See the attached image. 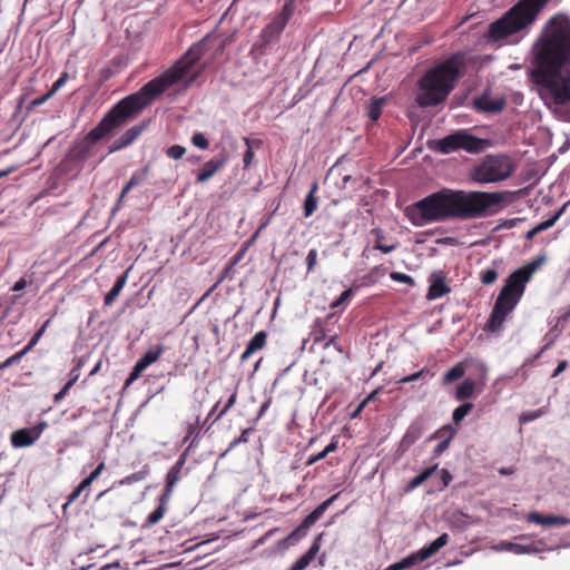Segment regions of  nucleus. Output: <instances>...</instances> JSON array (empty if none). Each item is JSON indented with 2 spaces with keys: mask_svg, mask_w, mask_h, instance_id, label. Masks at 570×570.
<instances>
[{
  "mask_svg": "<svg viewBox=\"0 0 570 570\" xmlns=\"http://www.w3.org/2000/svg\"><path fill=\"white\" fill-rule=\"evenodd\" d=\"M164 353V347L161 345H157L155 348H150L147 351L135 364L129 377L126 381V384H130L136 381L141 373L153 363H155Z\"/></svg>",
  "mask_w": 570,
  "mask_h": 570,
  "instance_id": "ddd939ff",
  "label": "nucleus"
},
{
  "mask_svg": "<svg viewBox=\"0 0 570 570\" xmlns=\"http://www.w3.org/2000/svg\"><path fill=\"white\" fill-rule=\"evenodd\" d=\"M515 170L513 159L504 154L487 155L478 165H475L470 178L476 184H494L507 180Z\"/></svg>",
  "mask_w": 570,
  "mask_h": 570,
  "instance_id": "0eeeda50",
  "label": "nucleus"
},
{
  "mask_svg": "<svg viewBox=\"0 0 570 570\" xmlns=\"http://www.w3.org/2000/svg\"><path fill=\"white\" fill-rule=\"evenodd\" d=\"M49 323H50V320L46 321L45 324L35 333V335L31 337L29 343L26 345V347H24L26 351L30 352L35 347V345L38 343L40 337L43 335Z\"/></svg>",
  "mask_w": 570,
  "mask_h": 570,
  "instance_id": "ea45409f",
  "label": "nucleus"
},
{
  "mask_svg": "<svg viewBox=\"0 0 570 570\" xmlns=\"http://www.w3.org/2000/svg\"><path fill=\"white\" fill-rule=\"evenodd\" d=\"M390 277L393 281L399 282V283H403V284H407V285H414V279L412 278V276H410L407 274H404V273L392 272L390 274Z\"/></svg>",
  "mask_w": 570,
  "mask_h": 570,
  "instance_id": "a18cd8bd",
  "label": "nucleus"
},
{
  "mask_svg": "<svg viewBox=\"0 0 570 570\" xmlns=\"http://www.w3.org/2000/svg\"><path fill=\"white\" fill-rule=\"evenodd\" d=\"M542 413H543V411L541 409L535 410V411L523 412L520 415V422L521 423L532 422V421L537 420L538 417H540L542 415Z\"/></svg>",
  "mask_w": 570,
  "mask_h": 570,
  "instance_id": "de8ad7c7",
  "label": "nucleus"
},
{
  "mask_svg": "<svg viewBox=\"0 0 570 570\" xmlns=\"http://www.w3.org/2000/svg\"><path fill=\"white\" fill-rule=\"evenodd\" d=\"M295 0H285L281 11L276 12L271 21L262 29L254 48L258 50L266 49L269 45L279 40L288 21L295 12Z\"/></svg>",
  "mask_w": 570,
  "mask_h": 570,
  "instance_id": "1a4fd4ad",
  "label": "nucleus"
},
{
  "mask_svg": "<svg viewBox=\"0 0 570 570\" xmlns=\"http://www.w3.org/2000/svg\"><path fill=\"white\" fill-rule=\"evenodd\" d=\"M191 144L199 149H207L209 147L208 139L203 132H195L191 137Z\"/></svg>",
  "mask_w": 570,
  "mask_h": 570,
  "instance_id": "37998d69",
  "label": "nucleus"
},
{
  "mask_svg": "<svg viewBox=\"0 0 570 570\" xmlns=\"http://www.w3.org/2000/svg\"><path fill=\"white\" fill-rule=\"evenodd\" d=\"M473 404L465 402L461 405H459L452 413V420L454 424L459 425L464 417L472 411Z\"/></svg>",
  "mask_w": 570,
  "mask_h": 570,
  "instance_id": "473e14b6",
  "label": "nucleus"
},
{
  "mask_svg": "<svg viewBox=\"0 0 570 570\" xmlns=\"http://www.w3.org/2000/svg\"><path fill=\"white\" fill-rule=\"evenodd\" d=\"M320 551V544L315 541L311 548L299 557L289 570H305Z\"/></svg>",
  "mask_w": 570,
  "mask_h": 570,
  "instance_id": "5701e85b",
  "label": "nucleus"
},
{
  "mask_svg": "<svg viewBox=\"0 0 570 570\" xmlns=\"http://www.w3.org/2000/svg\"><path fill=\"white\" fill-rule=\"evenodd\" d=\"M144 128H145L144 125H137V126L129 128L120 137V139L118 141H114L112 147H109V154L130 145L135 139L138 138V136L142 132Z\"/></svg>",
  "mask_w": 570,
  "mask_h": 570,
  "instance_id": "4be33fe9",
  "label": "nucleus"
},
{
  "mask_svg": "<svg viewBox=\"0 0 570 570\" xmlns=\"http://www.w3.org/2000/svg\"><path fill=\"white\" fill-rule=\"evenodd\" d=\"M272 403V399H267L259 407V411L257 413V417L255 419V422L263 417V415L266 413V411L269 409Z\"/></svg>",
  "mask_w": 570,
  "mask_h": 570,
  "instance_id": "052dcab7",
  "label": "nucleus"
},
{
  "mask_svg": "<svg viewBox=\"0 0 570 570\" xmlns=\"http://www.w3.org/2000/svg\"><path fill=\"white\" fill-rule=\"evenodd\" d=\"M421 484L419 483V480L416 478H413L405 487L404 491L406 493L409 492H412L413 490H415L417 487H420Z\"/></svg>",
  "mask_w": 570,
  "mask_h": 570,
  "instance_id": "69168bd1",
  "label": "nucleus"
},
{
  "mask_svg": "<svg viewBox=\"0 0 570 570\" xmlns=\"http://www.w3.org/2000/svg\"><path fill=\"white\" fill-rule=\"evenodd\" d=\"M227 155H222L218 159H210L206 161L199 173L197 174L196 181L205 183L210 179L218 170H220L227 163Z\"/></svg>",
  "mask_w": 570,
  "mask_h": 570,
  "instance_id": "f3484780",
  "label": "nucleus"
},
{
  "mask_svg": "<svg viewBox=\"0 0 570 570\" xmlns=\"http://www.w3.org/2000/svg\"><path fill=\"white\" fill-rule=\"evenodd\" d=\"M127 282V275L124 273L120 275L116 283L114 284L112 288L109 291V304L114 301V298L120 293L122 287L125 286Z\"/></svg>",
  "mask_w": 570,
  "mask_h": 570,
  "instance_id": "4c0bfd02",
  "label": "nucleus"
},
{
  "mask_svg": "<svg viewBox=\"0 0 570 570\" xmlns=\"http://www.w3.org/2000/svg\"><path fill=\"white\" fill-rule=\"evenodd\" d=\"M78 379V375H76L75 377L70 379L66 384L65 386L60 390V392H58L53 400L56 403L60 402L66 395L67 393L69 392V390L71 389V386L73 385V383L76 382V380Z\"/></svg>",
  "mask_w": 570,
  "mask_h": 570,
  "instance_id": "09e8293b",
  "label": "nucleus"
},
{
  "mask_svg": "<svg viewBox=\"0 0 570 570\" xmlns=\"http://www.w3.org/2000/svg\"><path fill=\"white\" fill-rule=\"evenodd\" d=\"M186 153V148L180 145H173L166 150V155L171 159H180Z\"/></svg>",
  "mask_w": 570,
  "mask_h": 570,
  "instance_id": "79ce46f5",
  "label": "nucleus"
},
{
  "mask_svg": "<svg viewBox=\"0 0 570 570\" xmlns=\"http://www.w3.org/2000/svg\"><path fill=\"white\" fill-rule=\"evenodd\" d=\"M254 432V428H247L245 430L242 431L240 435L236 439H234L228 448L226 449V451L222 454V456H225L229 451H232L233 449H235L238 444L240 443H247L248 440H249V435Z\"/></svg>",
  "mask_w": 570,
  "mask_h": 570,
  "instance_id": "f704fd0d",
  "label": "nucleus"
},
{
  "mask_svg": "<svg viewBox=\"0 0 570 570\" xmlns=\"http://www.w3.org/2000/svg\"><path fill=\"white\" fill-rule=\"evenodd\" d=\"M489 145L487 139L479 138L465 129H459L441 139L429 142V148L442 155H449L460 150L469 154H479Z\"/></svg>",
  "mask_w": 570,
  "mask_h": 570,
  "instance_id": "6e6552de",
  "label": "nucleus"
},
{
  "mask_svg": "<svg viewBox=\"0 0 570 570\" xmlns=\"http://www.w3.org/2000/svg\"><path fill=\"white\" fill-rule=\"evenodd\" d=\"M426 429L424 417L415 419L407 428L405 434L402 438L401 444L404 446H411L414 444L423 434Z\"/></svg>",
  "mask_w": 570,
  "mask_h": 570,
  "instance_id": "a211bd4d",
  "label": "nucleus"
},
{
  "mask_svg": "<svg viewBox=\"0 0 570 570\" xmlns=\"http://www.w3.org/2000/svg\"><path fill=\"white\" fill-rule=\"evenodd\" d=\"M338 495L340 493L333 494L331 498L322 502L316 509H314L308 515H306L302 523L289 533L288 540H298L304 537L306 530L314 525L323 517L324 512L338 498Z\"/></svg>",
  "mask_w": 570,
  "mask_h": 570,
  "instance_id": "9d476101",
  "label": "nucleus"
},
{
  "mask_svg": "<svg viewBox=\"0 0 570 570\" xmlns=\"http://www.w3.org/2000/svg\"><path fill=\"white\" fill-rule=\"evenodd\" d=\"M451 292L450 286L446 284V277L442 272H434L430 277V286L428 289L426 298L434 301L441 298Z\"/></svg>",
  "mask_w": 570,
  "mask_h": 570,
  "instance_id": "4468645a",
  "label": "nucleus"
},
{
  "mask_svg": "<svg viewBox=\"0 0 570 570\" xmlns=\"http://www.w3.org/2000/svg\"><path fill=\"white\" fill-rule=\"evenodd\" d=\"M200 429H202L200 416L197 415L196 419H195V422L194 423H189L188 426H187V432H186V435L184 438V443H186L189 440H191L190 444H189V448L193 446L195 444L196 439H198V436L200 435Z\"/></svg>",
  "mask_w": 570,
  "mask_h": 570,
  "instance_id": "7c9ffc66",
  "label": "nucleus"
},
{
  "mask_svg": "<svg viewBox=\"0 0 570 570\" xmlns=\"http://www.w3.org/2000/svg\"><path fill=\"white\" fill-rule=\"evenodd\" d=\"M498 278V272L495 268H488L481 273V282L484 285L493 284Z\"/></svg>",
  "mask_w": 570,
  "mask_h": 570,
  "instance_id": "c03bdc74",
  "label": "nucleus"
},
{
  "mask_svg": "<svg viewBox=\"0 0 570 570\" xmlns=\"http://www.w3.org/2000/svg\"><path fill=\"white\" fill-rule=\"evenodd\" d=\"M237 401V391L234 390L233 393L230 394L229 399L227 400L226 404L224 405V407L217 413L214 422L220 420L223 416H225V414L235 405Z\"/></svg>",
  "mask_w": 570,
  "mask_h": 570,
  "instance_id": "58836bf2",
  "label": "nucleus"
},
{
  "mask_svg": "<svg viewBox=\"0 0 570 570\" xmlns=\"http://www.w3.org/2000/svg\"><path fill=\"white\" fill-rule=\"evenodd\" d=\"M183 465H184V459H179L168 471V473L166 475V487L161 493L163 495H165V500L170 499V497L173 494V490H174L176 483L180 479V472H181Z\"/></svg>",
  "mask_w": 570,
  "mask_h": 570,
  "instance_id": "6ab92c4d",
  "label": "nucleus"
},
{
  "mask_svg": "<svg viewBox=\"0 0 570 570\" xmlns=\"http://www.w3.org/2000/svg\"><path fill=\"white\" fill-rule=\"evenodd\" d=\"M224 41L216 36H206L194 43L180 59L160 76L148 81L138 91L121 99L109 110V132L137 117L170 87L180 82H184L185 87H189L200 73V69L195 70L197 62L210 50H214L210 58L215 59L224 52Z\"/></svg>",
  "mask_w": 570,
  "mask_h": 570,
  "instance_id": "f03ea898",
  "label": "nucleus"
},
{
  "mask_svg": "<svg viewBox=\"0 0 570 570\" xmlns=\"http://www.w3.org/2000/svg\"><path fill=\"white\" fill-rule=\"evenodd\" d=\"M528 521L542 525H553L554 515H543L538 512H532L528 515Z\"/></svg>",
  "mask_w": 570,
  "mask_h": 570,
  "instance_id": "e433bc0d",
  "label": "nucleus"
},
{
  "mask_svg": "<svg viewBox=\"0 0 570 570\" xmlns=\"http://www.w3.org/2000/svg\"><path fill=\"white\" fill-rule=\"evenodd\" d=\"M386 104L385 97H373L366 105V115L372 121H377Z\"/></svg>",
  "mask_w": 570,
  "mask_h": 570,
  "instance_id": "b1692460",
  "label": "nucleus"
},
{
  "mask_svg": "<svg viewBox=\"0 0 570 570\" xmlns=\"http://www.w3.org/2000/svg\"><path fill=\"white\" fill-rule=\"evenodd\" d=\"M465 374V368L462 363L455 364L449 371H446L442 377L443 384H450L456 380H460Z\"/></svg>",
  "mask_w": 570,
  "mask_h": 570,
  "instance_id": "c756f323",
  "label": "nucleus"
},
{
  "mask_svg": "<svg viewBox=\"0 0 570 570\" xmlns=\"http://www.w3.org/2000/svg\"><path fill=\"white\" fill-rule=\"evenodd\" d=\"M104 469H105V464L102 462L100 464H98L97 468L90 473V475L87 476L85 480H82V482L78 485V488L70 494L67 504L75 501L80 495V493L86 488H88L96 478H98V475L102 472Z\"/></svg>",
  "mask_w": 570,
  "mask_h": 570,
  "instance_id": "a878e982",
  "label": "nucleus"
},
{
  "mask_svg": "<svg viewBox=\"0 0 570 570\" xmlns=\"http://www.w3.org/2000/svg\"><path fill=\"white\" fill-rule=\"evenodd\" d=\"M47 426L46 422L27 429H20L11 434V444L14 448H26L32 445L41 435Z\"/></svg>",
  "mask_w": 570,
  "mask_h": 570,
  "instance_id": "f8f14e48",
  "label": "nucleus"
},
{
  "mask_svg": "<svg viewBox=\"0 0 570 570\" xmlns=\"http://www.w3.org/2000/svg\"><path fill=\"white\" fill-rule=\"evenodd\" d=\"M436 469H438V464H434L433 466L423 470L415 478L419 480V483L422 484L436 471Z\"/></svg>",
  "mask_w": 570,
  "mask_h": 570,
  "instance_id": "6e6d98bb",
  "label": "nucleus"
},
{
  "mask_svg": "<svg viewBox=\"0 0 570 570\" xmlns=\"http://www.w3.org/2000/svg\"><path fill=\"white\" fill-rule=\"evenodd\" d=\"M333 318H334V314H328L324 318H316L314 321V324H313V327L311 331V337H312L314 344H318L331 336L330 335V333H331L330 325L332 324Z\"/></svg>",
  "mask_w": 570,
  "mask_h": 570,
  "instance_id": "dca6fc26",
  "label": "nucleus"
},
{
  "mask_svg": "<svg viewBox=\"0 0 570 570\" xmlns=\"http://www.w3.org/2000/svg\"><path fill=\"white\" fill-rule=\"evenodd\" d=\"M425 371H426V368L424 367V368H422V370H421V371H419V372H415V373H413V374H411V375H409V376H405V377L400 379V380L397 381V383H400V384H406V383H410V382L416 381V380H419V379L424 374V372H425Z\"/></svg>",
  "mask_w": 570,
  "mask_h": 570,
  "instance_id": "4d7b16f0",
  "label": "nucleus"
},
{
  "mask_svg": "<svg viewBox=\"0 0 570 570\" xmlns=\"http://www.w3.org/2000/svg\"><path fill=\"white\" fill-rule=\"evenodd\" d=\"M267 334L265 331L257 332L248 342L246 350L240 355V361H247L254 353L262 350L266 345Z\"/></svg>",
  "mask_w": 570,
  "mask_h": 570,
  "instance_id": "aec40b11",
  "label": "nucleus"
},
{
  "mask_svg": "<svg viewBox=\"0 0 570 570\" xmlns=\"http://www.w3.org/2000/svg\"><path fill=\"white\" fill-rule=\"evenodd\" d=\"M567 206H568V203L564 204L554 215H552L551 218H549V219L538 224L535 226V229L539 233H541L543 230H547V229L551 228L556 224V222L561 217V215L563 214V212H564Z\"/></svg>",
  "mask_w": 570,
  "mask_h": 570,
  "instance_id": "c9c22d12",
  "label": "nucleus"
},
{
  "mask_svg": "<svg viewBox=\"0 0 570 570\" xmlns=\"http://www.w3.org/2000/svg\"><path fill=\"white\" fill-rule=\"evenodd\" d=\"M451 441L442 440L440 441L436 446L434 448L433 454L434 456L441 455L450 445Z\"/></svg>",
  "mask_w": 570,
  "mask_h": 570,
  "instance_id": "13d9d810",
  "label": "nucleus"
},
{
  "mask_svg": "<svg viewBox=\"0 0 570 570\" xmlns=\"http://www.w3.org/2000/svg\"><path fill=\"white\" fill-rule=\"evenodd\" d=\"M456 430L451 425L446 424L440 428L438 431H435L431 436L430 440H448L452 441V439L455 436Z\"/></svg>",
  "mask_w": 570,
  "mask_h": 570,
  "instance_id": "2f4dec72",
  "label": "nucleus"
},
{
  "mask_svg": "<svg viewBox=\"0 0 570 570\" xmlns=\"http://www.w3.org/2000/svg\"><path fill=\"white\" fill-rule=\"evenodd\" d=\"M463 58L453 55L425 72L419 82L416 101L421 107H434L446 100L460 77Z\"/></svg>",
  "mask_w": 570,
  "mask_h": 570,
  "instance_id": "39448f33",
  "label": "nucleus"
},
{
  "mask_svg": "<svg viewBox=\"0 0 570 570\" xmlns=\"http://www.w3.org/2000/svg\"><path fill=\"white\" fill-rule=\"evenodd\" d=\"M567 367H568L567 361L559 362L558 366L556 367V370L552 373V377L559 376Z\"/></svg>",
  "mask_w": 570,
  "mask_h": 570,
  "instance_id": "0e129e2a",
  "label": "nucleus"
},
{
  "mask_svg": "<svg viewBox=\"0 0 570 570\" xmlns=\"http://www.w3.org/2000/svg\"><path fill=\"white\" fill-rule=\"evenodd\" d=\"M449 541L448 533H443L432 541L429 546L422 548L415 556L419 561H423L433 554H435L441 548H443Z\"/></svg>",
  "mask_w": 570,
  "mask_h": 570,
  "instance_id": "412c9836",
  "label": "nucleus"
},
{
  "mask_svg": "<svg viewBox=\"0 0 570 570\" xmlns=\"http://www.w3.org/2000/svg\"><path fill=\"white\" fill-rule=\"evenodd\" d=\"M326 456H327V455H326V453H325L324 451H321V452H318V453H316V454H313V455H311V456L307 459V461H306V465H307V466H311V465L315 464L316 462H318V461H321V460L325 459Z\"/></svg>",
  "mask_w": 570,
  "mask_h": 570,
  "instance_id": "bf43d9fd",
  "label": "nucleus"
},
{
  "mask_svg": "<svg viewBox=\"0 0 570 570\" xmlns=\"http://www.w3.org/2000/svg\"><path fill=\"white\" fill-rule=\"evenodd\" d=\"M316 263H317V249L313 248L308 252V254L306 256V266H307L308 273L314 271Z\"/></svg>",
  "mask_w": 570,
  "mask_h": 570,
  "instance_id": "8fccbe9b",
  "label": "nucleus"
},
{
  "mask_svg": "<svg viewBox=\"0 0 570 570\" xmlns=\"http://www.w3.org/2000/svg\"><path fill=\"white\" fill-rule=\"evenodd\" d=\"M542 258L512 272L504 282L485 323L484 331L497 333L501 331L507 317L513 312L521 301L527 283L531 279L535 269L540 266Z\"/></svg>",
  "mask_w": 570,
  "mask_h": 570,
  "instance_id": "20e7f679",
  "label": "nucleus"
},
{
  "mask_svg": "<svg viewBox=\"0 0 570 570\" xmlns=\"http://www.w3.org/2000/svg\"><path fill=\"white\" fill-rule=\"evenodd\" d=\"M371 234L375 236L374 239V249H377L384 254H389L393 252L396 248V243L387 244L386 243V236L384 232L381 228H373L371 230Z\"/></svg>",
  "mask_w": 570,
  "mask_h": 570,
  "instance_id": "393cba45",
  "label": "nucleus"
},
{
  "mask_svg": "<svg viewBox=\"0 0 570 570\" xmlns=\"http://www.w3.org/2000/svg\"><path fill=\"white\" fill-rule=\"evenodd\" d=\"M330 346H334V348L340 352V353H343L344 352V348L343 346L340 344L338 342V336L336 334L334 335H331L328 337V340L325 342L324 344V348H328Z\"/></svg>",
  "mask_w": 570,
  "mask_h": 570,
  "instance_id": "603ef678",
  "label": "nucleus"
},
{
  "mask_svg": "<svg viewBox=\"0 0 570 570\" xmlns=\"http://www.w3.org/2000/svg\"><path fill=\"white\" fill-rule=\"evenodd\" d=\"M68 73L65 72L61 77L52 85L51 89L48 91V96H53L67 81Z\"/></svg>",
  "mask_w": 570,
  "mask_h": 570,
  "instance_id": "864d4df0",
  "label": "nucleus"
},
{
  "mask_svg": "<svg viewBox=\"0 0 570 570\" xmlns=\"http://www.w3.org/2000/svg\"><path fill=\"white\" fill-rule=\"evenodd\" d=\"M417 562H420L417 560V557L415 554H412V556H409V557L402 559L399 562L390 564L384 570H405V569L412 568Z\"/></svg>",
  "mask_w": 570,
  "mask_h": 570,
  "instance_id": "72a5a7b5",
  "label": "nucleus"
},
{
  "mask_svg": "<svg viewBox=\"0 0 570 570\" xmlns=\"http://www.w3.org/2000/svg\"><path fill=\"white\" fill-rule=\"evenodd\" d=\"M146 475V472L145 471H140V472H137L130 476L127 478V481L128 482H131V481H138V480H142Z\"/></svg>",
  "mask_w": 570,
  "mask_h": 570,
  "instance_id": "338daca9",
  "label": "nucleus"
},
{
  "mask_svg": "<svg viewBox=\"0 0 570 570\" xmlns=\"http://www.w3.org/2000/svg\"><path fill=\"white\" fill-rule=\"evenodd\" d=\"M169 500L170 499L165 500V495L163 494L159 497L158 507L148 515V522L150 524H156L163 519L164 514L166 513Z\"/></svg>",
  "mask_w": 570,
  "mask_h": 570,
  "instance_id": "c85d7f7f",
  "label": "nucleus"
},
{
  "mask_svg": "<svg viewBox=\"0 0 570 570\" xmlns=\"http://www.w3.org/2000/svg\"><path fill=\"white\" fill-rule=\"evenodd\" d=\"M246 250H247V247H244L235 254V256L232 258L228 267L226 268L225 274H227L234 266H236L243 259Z\"/></svg>",
  "mask_w": 570,
  "mask_h": 570,
  "instance_id": "5fc2aeb1",
  "label": "nucleus"
},
{
  "mask_svg": "<svg viewBox=\"0 0 570 570\" xmlns=\"http://www.w3.org/2000/svg\"><path fill=\"white\" fill-rule=\"evenodd\" d=\"M317 189H318V184L316 181H314L311 186V189H309L305 200H304L303 209H304L305 217L312 216L315 213V210L317 209L318 199L315 196Z\"/></svg>",
  "mask_w": 570,
  "mask_h": 570,
  "instance_id": "bb28decb",
  "label": "nucleus"
},
{
  "mask_svg": "<svg viewBox=\"0 0 570 570\" xmlns=\"http://www.w3.org/2000/svg\"><path fill=\"white\" fill-rule=\"evenodd\" d=\"M441 478L444 488L448 487L452 481V475L446 469L441 470Z\"/></svg>",
  "mask_w": 570,
  "mask_h": 570,
  "instance_id": "e2e57ef3",
  "label": "nucleus"
},
{
  "mask_svg": "<svg viewBox=\"0 0 570 570\" xmlns=\"http://www.w3.org/2000/svg\"><path fill=\"white\" fill-rule=\"evenodd\" d=\"M27 353H29L28 351H26V348H23L22 351L16 353L14 355L8 357L4 362L0 363V371L18 363Z\"/></svg>",
  "mask_w": 570,
  "mask_h": 570,
  "instance_id": "a19ab883",
  "label": "nucleus"
},
{
  "mask_svg": "<svg viewBox=\"0 0 570 570\" xmlns=\"http://www.w3.org/2000/svg\"><path fill=\"white\" fill-rule=\"evenodd\" d=\"M473 107L476 111L483 114H497L505 107L503 98L492 99L489 95L483 94L473 99Z\"/></svg>",
  "mask_w": 570,
  "mask_h": 570,
  "instance_id": "2eb2a0df",
  "label": "nucleus"
},
{
  "mask_svg": "<svg viewBox=\"0 0 570 570\" xmlns=\"http://www.w3.org/2000/svg\"><path fill=\"white\" fill-rule=\"evenodd\" d=\"M508 191L442 188L409 205L404 214L417 227L452 219L487 218L508 205Z\"/></svg>",
  "mask_w": 570,
  "mask_h": 570,
  "instance_id": "f257e3e1",
  "label": "nucleus"
},
{
  "mask_svg": "<svg viewBox=\"0 0 570 570\" xmlns=\"http://www.w3.org/2000/svg\"><path fill=\"white\" fill-rule=\"evenodd\" d=\"M107 135V114H105L98 126L92 129L86 138L77 145V156L87 157L91 154L94 146L99 139Z\"/></svg>",
  "mask_w": 570,
  "mask_h": 570,
  "instance_id": "9b49d317",
  "label": "nucleus"
},
{
  "mask_svg": "<svg viewBox=\"0 0 570 570\" xmlns=\"http://www.w3.org/2000/svg\"><path fill=\"white\" fill-rule=\"evenodd\" d=\"M550 31L534 45L533 81L540 86L556 105L570 102V20L550 19Z\"/></svg>",
  "mask_w": 570,
  "mask_h": 570,
  "instance_id": "7ed1b4c3",
  "label": "nucleus"
},
{
  "mask_svg": "<svg viewBox=\"0 0 570 570\" xmlns=\"http://www.w3.org/2000/svg\"><path fill=\"white\" fill-rule=\"evenodd\" d=\"M352 296V289H345L334 302L331 303V308L335 309L340 307L346 299Z\"/></svg>",
  "mask_w": 570,
  "mask_h": 570,
  "instance_id": "3c124183",
  "label": "nucleus"
},
{
  "mask_svg": "<svg viewBox=\"0 0 570 570\" xmlns=\"http://www.w3.org/2000/svg\"><path fill=\"white\" fill-rule=\"evenodd\" d=\"M552 1L519 0L500 19L489 26V37L501 40L530 28Z\"/></svg>",
  "mask_w": 570,
  "mask_h": 570,
  "instance_id": "423d86ee",
  "label": "nucleus"
},
{
  "mask_svg": "<svg viewBox=\"0 0 570 570\" xmlns=\"http://www.w3.org/2000/svg\"><path fill=\"white\" fill-rule=\"evenodd\" d=\"M474 392L475 382L471 379H466L456 387L454 397L458 401H464L473 397Z\"/></svg>",
  "mask_w": 570,
  "mask_h": 570,
  "instance_id": "cd10ccee",
  "label": "nucleus"
},
{
  "mask_svg": "<svg viewBox=\"0 0 570 570\" xmlns=\"http://www.w3.org/2000/svg\"><path fill=\"white\" fill-rule=\"evenodd\" d=\"M245 144L247 146V149L244 154V157H243V163H244V167L247 168L250 166L253 159H254V151H253V147H252V141L250 139L248 138H245Z\"/></svg>",
  "mask_w": 570,
  "mask_h": 570,
  "instance_id": "49530a36",
  "label": "nucleus"
},
{
  "mask_svg": "<svg viewBox=\"0 0 570 570\" xmlns=\"http://www.w3.org/2000/svg\"><path fill=\"white\" fill-rule=\"evenodd\" d=\"M27 285V282L24 278H20L18 282H16V284L13 285L12 287V291L14 292H19L21 289H23Z\"/></svg>",
  "mask_w": 570,
  "mask_h": 570,
  "instance_id": "774afa93",
  "label": "nucleus"
},
{
  "mask_svg": "<svg viewBox=\"0 0 570 570\" xmlns=\"http://www.w3.org/2000/svg\"><path fill=\"white\" fill-rule=\"evenodd\" d=\"M338 448V441L336 438H333L331 443L327 444L325 448H324V452L326 453V455H328L330 453L332 452H335Z\"/></svg>",
  "mask_w": 570,
  "mask_h": 570,
  "instance_id": "680f3d73",
  "label": "nucleus"
}]
</instances>
